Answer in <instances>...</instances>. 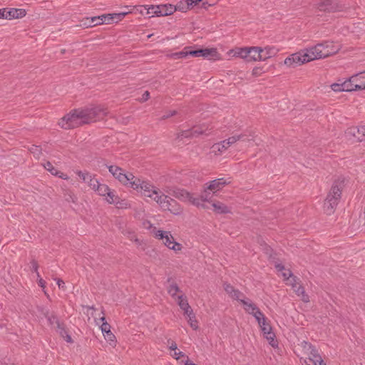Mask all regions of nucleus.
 <instances>
[{"instance_id":"nucleus-2","label":"nucleus","mask_w":365,"mask_h":365,"mask_svg":"<svg viewBox=\"0 0 365 365\" xmlns=\"http://www.w3.org/2000/svg\"><path fill=\"white\" fill-rule=\"evenodd\" d=\"M344 187V179L339 178L333 183L324 204V209L327 214L331 215L334 212L341 199Z\"/></svg>"},{"instance_id":"nucleus-39","label":"nucleus","mask_w":365,"mask_h":365,"mask_svg":"<svg viewBox=\"0 0 365 365\" xmlns=\"http://www.w3.org/2000/svg\"><path fill=\"white\" fill-rule=\"evenodd\" d=\"M264 336H265V338L267 339V341H269V344L272 346V347H276L277 346V341L275 340V334L273 331H271L269 333H267L266 334H264Z\"/></svg>"},{"instance_id":"nucleus-44","label":"nucleus","mask_w":365,"mask_h":365,"mask_svg":"<svg viewBox=\"0 0 365 365\" xmlns=\"http://www.w3.org/2000/svg\"><path fill=\"white\" fill-rule=\"evenodd\" d=\"M190 48H191V47H185L182 51L175 53V56L178 58H185L187 56H190V53H189Z\"/></svg>"},{"instance_id":"nucleus-52","label":"nucleus","mask_w":365,"mask_h":365,"mask_svg":"<svg viewBox=\"0 0 365 365\" xmlns=\"http://www.w3.org/2000/svg\"><path fill=\"white\" fill-rule=\"evenodd\" d=\"M202 1V0H186V2L190 8L197 4V3Z\"/></svg>"},{"instance_id":"nucleus-36","label":"nucleus","mask_w":365,"mask_h":365,"mask_svg":"<svg viewBox=\"0 0 365 365\" xmlns=\"http://www.w3.org/2000/svg\"><path fill=\"white\" fill-rule=\"evenodd\" d=\"M293 290L295 292V293L299 296L302 297V299L307 302L309 301V297L307 294H306L304 289L301 285L298 286V289H296V288L293 289Z\"/></svg>"},{"instance_id":"nucleus-42","label":"nucleus","mask_w":365,"mask_h":365,"mask_svg":"<svg viewBox=\"0 0 365 365\" xmlns=\"http://www.w3.org/2000/svg\"><path fill=\"white\" fill-rule=\"evenodd\" d=\"M46 170L49 171L52 175H58L59 173V171H58L50 162H46L43 165Z\"/></svg>"},{"instance_id":"nucleus-3","label":"nucleus","mask_w":365,"mask_h":365,"mask_svg":"<svg viewBox=\"0 0 365 365\" xmlns=\"http://www.w3.org/2000/svg\"><path fill=\"white\" fill-rule=\"evenodd\" d=\"M152 199L155 201L163 210H168L173 215H180L182 212V207L174 199L168 197L158 190Z\"/></svg>"},{"instance_id":"nucleus-58","label":"nucleus","mask_w":365,"mask_h":365,"mask_svg":"<svg viewBox=\"0 0 365 365\" xmlns=\"http://www.w3.org/2000/svg\"><path fill=\"white\" fill-rule=\"evenodd\" d=\"M169 349L172 351H176L178 349L177 344L175 342H172L169 346Z\"/></svg>"},{"instance_id":"nucleus-33","label":"nucleus","mask_w":365,"mask_h":365,"mask_svg":"<svg viewBox=\"0 0 365 365\" xmlns=\"http://www.w3.org/2000/svg\"><path fill=\"white\" fill-rule=\"evenodd\" d=\"M275 267L277 272L281 273L284 280H289V279L292 276V272L288 269H285L282 264H277L275 265Z\"/></svg>"},{"instance_id":"nucleus-60","label":"nucleus","mask_w":365,"mask_h":365,"mask_svg":"<svg viewBox=\"0 0 365 365\" xmlns=\"http://www.w3.org/2000/svg\"><path fill=\"white\" fill-rule=\"evenodd\" d=\"M58 176L59 178H62V179H64V180H67L68 178V175L66 174H64L63 173H61L59 172L58 175H57Z\"/></svg>"},{"instance_id":"nucleus-23","label":"nucleus","mask_w":365,"mask_h":365,"mask_svg":"<svg viewBox=\"0 0 365 365\" xmlns=\"http://www.w3.org/2000/svg\"><path fill=\"white\" fill-rule=\"evenodd\" d=\"M322 45L327 57L336 53L340 50L339 45H336L331 41H325L322 43Z\"/></svg>"},{"instance_id":"nucleus-43","label":"nucleus","mask_w":365,"mask_h":365,"mask_svg":"<svg viewBox=\"0 0 365 365\" xmlns=\"http://www.w3.org/2000/svg\"><path fill=\"white\" fill-rule=\"evenodd\" d=\"M259 326L260 327L263 334H266L267 332L269 333V332L272 331V327L267 323V320H265L264 322L261 323V324H259Z\"/></svg>"},{"instance_id":"nucleus-21","label":"nucleus","mask_w":365,"mask_h":365,"mask_svg":"<svg viewBox=\"0 0 365 365\" xmlns=\"http://www.w3.org/2000/svg\"><path fill=\"white\" fill-rule=\"evenodd\" d=\"M156 9H158L157 12L158 16H165L171 15L176 11L175 6L170 4H159Z\"/></svg>"},{"instance_id":"nucleus-59","label":"nucleus","mask_w":365,"mask_h":365,"mask_svg":"<svg viewBox=\"0 0 365 365\" xmlns=\"http://www.w3.org/2000/svg\"><path fill=\"white\" fill-rule=\"evenodd\" d=\"M94 180H98L96 179L95 178H93V175H91V181H90V180H86L83 182L87 183L88 185V186L91 187V183L93 184V181H94Z\"/></svg>"},{"instance_id":"nucleus-31","label":"nucleus","mask_w":365,"mask_h":365,"mask_svg":"<svg viewBox=\"0 0 365 365\" xmlns=\"http://www.w3.org/2000/svg\"><path fill=\"white\" fill-rule=\"evenodd\" d=\"M249 61H262L260 47H250Z\"/></svg>"},{"instance_id":"nucleus-61","label":"nucleus","mask_w":365,"mask_h":365,"mask_svg":"<svg viewBox=\"0 0 365 365\" xmlns=\"http://www.w3.org/2000/svg\"><path fill=\"white\" fill-rule=\"evenodd\" d=\"M259 69L256 68H254L253 71H252V74L255 75V76H257L259 73Z\"/></svg>"},{"instance_id":"nucleus-9","label":"nucleus","mask_w":365,"mask_h":365,"mask_svg":"<svg viewBox=\"0 0 365 365\" xmlns=\"http://www.w3.org/2000/svg\"><path fill=\"white\" fill-rule=\"evenodd\" d=\"M309 62L304 49L285 58L284 63L289 67H296Z\"/></svg>"},{"instance_id":"nucleus-5","label":"nucleus","mask_w":365,"mask_h":365,"mask_svg":"<svg viewBox=\"0 0 365 365\" xmlns=\"http://www.w3.org/2000/svg\"><path fill=\"white\" fill-rule=\"evenodd\" d=\"M130 187L140 192L145 197L152 198L156 194L158 188L147 181L142 180L136 177L134 178Z\"/></svg>"},{"instance_id":"nucleus-35","label":"nucleus","mask_w":365,"mask_h":365,"mask_svg":"<svg viewBox=\"0 0 365 365\" xmlns=\"http://www.w3.org/2000/svg\"><path fill=\"white\" fill-rule=\"evenodd\" d=\"M168 292L170 294V295L174 298L175 300L178 295H177L178 293H181L180 288L176 284H172L169 286L168 289Z\"/></svg>"},{"instance_id":"nucleus-53","label":"nucleus","mask_w":365,"mask_h":365,"mask_svg":"<svg viewBox=\"0 0 365 365\" xmlns=\"http://www.w3.org/2000/svg\"><path fill=\"white\" fill-rule=\"evenodd\" d=\"M177 113V111L176 110H170V111H168L165 115H164L162 118L163 119H165V118H168L171 116H173L175 115V114Z\"/></svg>"},{"instance_id":"nucleus-32","label":"nucleus","mask_w":365,"mask_h":365,"mask_svg":"<svg viewBox=\"0 0 365 365\" xmlns=\"http://www.w3.org/2000/svg\"><path fill=\"white\" fill-rule=\"evenodd\" d=\"M106 197V200L109 204H116L118 205L119 201V197L116 195L115 192L114 190H111L110 189L109 191L106 193V195L104 196Z\"/></svg>"},{"instance_id":"nucleus-20","label":"nucleus","mask_w":365,"mask_h":365,"mask_svg":"<svg viewBox=\"0 0 365 365\" xmlns=\"http://www.w3.org/2000/svg\"><path fill=\"white\" fill-rule=\"evenodd\" d=\"M224 289L230 297L234 299L239 300L241 303L242 299H246L242 292L237 289H235L232 285L229 284H224Z\"/></svg>"},{"instance_id":"nucleus-29","label":"nucleus","mask_w":365,"mask_h":365,"mask_svg":"<svg viewBox=\"0 0 365 365\" xmlns=\"http://www.w3.org/2000/svg\"><path fill=\"white\" fill-rule=\"evenodd\" d=\"M138 7L140 8V9H137V10L139 11V12L141 14H144L143 10H146V14L150 15V17L158 16L157 12L158 11V9H156L158 7V5H143L139 6Z\"/></svg>"},{"instance_id":"nucleus-51","label":"nucleus","mask_w":365,"mask_h":365,"mask_svg":"<svg viewBox=\"0 0 365 365\" xmlns=\"http://www.w3.org/2000/svg\"><path fill=\"white\" fill-rule=\"evenodd\" d=\"M171 355L173 357H174L177 360H178L181 356H185V354H183V352H182L180 351H178V349L176 351H174V353L172 354Z\"/></svg>"},{"instance_id":"nucleus-40","label":"nucleus","mask_w":365,"mask_h":365,"mask_svg":"<svg viewBox=\"0 0 365 365\" xmlns=\"http://www.w3.org/2000/svg\"><path fill=\"white\" fill-rule=\"evenodd\" d=\"M100 320L102 322V324L101 326L102 333L104 334L110 331V325L106 321V318L102 317L100 318Z\"/></svg>"},{"instance_id":"nucleus-41","label":"nucleus","mask_w":365,"mask_h":365,"mask_svg":"<svg viewBox=\"0 0 365 365\" xmlns=\"http://www.w3.org/2000/svg\"><path fill=\"white\" fill-rule=\"evenodd\" d=\"M105 339L111 345L114 346L115 344V335L110 331L108 333H106L103 334Z\"/></svg>"},{"instance_id":"nucleus-62","label":"nucleus","mask_w":365,"mask_h":365,"mask_svg":"<svg viewBox=\"0 0 365 365\" xmlns=\"http://www.w3.org/2000/svg\"><path fill=\"white\" fill-rule=\"evenodd\" d=\"M187 360L185 361H181V365H188L190 361L188 359V357L186 356Z\"/></svg>"},{"instance_id":"nucleus-49","label":"nucleus","mask_w":365,"mask_h":365,"mask_svg":"<svg viewBox=\"0 0 365 365\" xmlns=\"http://www.w3.org/2000/svg\"><path fill=\"white\" fill-rule=\"evenodd\" d=\"M31 269L36 274L37 277H39V272L38 271V264L36 260H32L31 262Z\"/></svg>"},{"instance_id":"nucleus-19","label":"nucleus","mask_w":365,"mask_h":365,"mask_svg":"<svg viewBox=\"0 0 365 365\" xmlns=\"http://www.w3.org/2000/svg\"><path fill=\"white\" fill-rule=\"evenodd\" d=\"M176 301L180 309L183 311L185 315H190L193 312L191 307L189 305L187 297L180 294L178 296Z\"/></svg>"},{"instance_id":"nucleus-50","label":"nucleus","mask_w":365,"mask_h":365,"mask_svg":"<svg viewBox=\"0 0 365 365\" xmlns=\"http://www.w3.org/2000/svg\"><path fill=\"white\" fill-rule=\"evenodd\" d=\"M200 200V207L202 206V204H201V202L207 201L208 200V194L207 193L206 190L202 195L200 197H197Z\"/></svg>"},{"instance_id":"nucleus-28","label":"nucleus","mask_w":365,"mask_h":365,"mask_svg":"<svg viewBox=\"0 0 365 365\" xmlns=\"http://www.w3.org/2000/svg\"><path fill=\"white\" fill-rule=\"evenodd\" d=\"M331 88L335 92L351 91V86L347 80L341 83H334L331 85Z\"/></svg>"},{"instance_id":"nucleus-18","label":"nucleus","mask_w":365,"mask_h":365,"mask_svg":"<svg viewBox=\"0 0 365 365\" xmlns=\"http://www.w3.org/2000/svg\"><path fill=\"white\" fill-rule=\"evenodd\" d=\"M318 9L322 11L335 12L341 9V6L332 0H326L318 4Z\"/></svg>"},{"instance_id":"nucleus-15","label":"nucleus","mask_w":365,"mask_h":365,"mask_svg":"<svg viewBox=\"0 0 365 365\" xmlns=\"http://www.w3.org/2000/svg\"><path fill=\"white\" fill-rule=\"evenodd\" d=\"M26 12L24 9H10L7 10L6 9H0V18L2 19H19L25 16Z\"/></svg>"},{"instance_id":"nucleus-16","label":"nucleus","mask_w":365,"mask_h":365,"mask_svg":"<svg viewBox=\"0 0 365 365\" xmlns=\"http://www.w3.org/2000/svg\"><path fill=\"white\" fill-rule=\"evenodd\" d=\"M190 56L193 57H204L209 58H217L218 53L215 48H202L197 50H191L189 51Z\"/></svg>"},{"instance_id":"nucleus-55","label":"nucleus","mask_w":365,"mask_h":365,"mask_svg":"<svg viewBox=\"0 0 365 365\" xmlns=\"http://www.w3.org/2000/svg\"><path fill=\"white\" fill-rule=\"evenodd\" d=\"M56 280V283L60 289H64L65 283L61 279H55Z\"/></svg>"},{"instance_id":"nucleus-30","label":"nucleus","mask_w":365,"mask_h":365,"mask_svg":"<svg viewBox=\"0 0 365 365\" xmlns=\"http://www.w3.org/2000/svg\"><path fill=\"white\" fill-rule=\"evenodd\" d=\"M260 53L262 55V61H265L275 56L277 53V49L273 46H267L264 48H260Z\"/></svg>"},{"instance_id":"nucleus-7","label":"nucleus","mask_w":365,"mask_h":365,"mask_svg":"<svg viewBox=\"0 0 365 365\" xmlns=\"http://www.w3.org/2000/svg\"><path fill=\"white\" fill-rule=\"evenodd\" d=\"M169 193L183 202H188L200 207V200L184 189L174 188Z\"/></svg>"},{"instance_id":"nucleus-24","label":"nucleus","mask_w":365,"mask_h":365,"mask_svg":"<svg viewBox=\"0 0 365 365\" xmlns=\"http://www.w3.org/2000/svg\"><path fill=\"white\" fill-rule=\"evenodd\" d=\"M226 184V180H225L223 178H219L210 182L206 189L215 193L217 191L222 190Z\"/></svg>"},{"instance_id":"nucleus-4","label":"nucleus","mask_w":365,"mask_h":365,"mask_svg":"<svg viewBox=\"0 0 365 365\" xmlns=\"http://www.w3.org/2000/svg\"><path fill=\"white\" fill-rule=\"evenodd\" d=\"M152 233L156 239L161 240L163 244L168 249L175 252H180L182 249V245L175 240L170 231L157 230L156 227H153Z\"/></svg>"},{"instance_id":"nucleus-48","label":"nucleus","mask_w":365,"mask_h":365,"mask_svg":"<svg viewBox=\"0 0 365 365\" xmlns=\"http://www.w3.org/2000/svg\"><path fill=\"white\" fill-rule=\"evenodd\" d=\"M30 151L31 153L34 154V157L36 158H38L40 157V155L41 154V149L38 146L36 145H32L30 148Z\"/></svg>"},{"instance_id":"nucleus-12","label":"nucleus","mask_w":365,"mask_h":365,"mask_svg":"<svg viewBox=\"0 0 365 365\" xmlns=\"http://www.w3.org/2000/svg\"><path fill=\"white\" fill-rule=\"evenodd\" d=\"M308 61H314L316 59L327 58L324 52V47L322 43H318L314 46L304 49Z\"/></svg>"},{"instance_id":"nucleus-6","label":"nucleus","mask_w":365,"mask_h":365,"mask_svg":"<svg viewBox=\"0 0 365 365\" xmlns=\"http://www.w3.org/2000/svg\"><path fill=\"white\" fill-rule=\"evenodd\" d=\"M108 170L115 179L128 187L130 186L135 178L132 173H126L122 168L116 165L108 166Z\"/></svg>"},{"instance_id":"nucleus-45","label":"nucleus","mask_w":365,"mask_h":365,"mask_svg":"<svg viewBox=\"0 0 365 365\" xmlns=\"http://www.w3.org/2000/svg\"><path fill=\"white\" fill-rule=\"evenodd\" d=\"M176 8V10H179L182 12H185L187 10L190 9L189 6L187 5L186 1L185 2H180L178 4L175 6Z\"/></svg>"},{"instance_id":"nucleus-14","label":"nucleus","mask_w":365,"mask_h":365,"mask_svg":"<svg viewBox=\"0 0 365 365\" xmlns=\"http://www.w3.org/2000/svg\"><path fill=\"white\" fill-rule=\"evenodd\" d=\"M112 17L108 14H103L98 16H93L91 18H86L84 20L83 26L86 27H91L103 24H112Z\"/></svg>"},{"instance_id":"nucleus-34","label":"nucleus","mask_w":365,"mask_h":365,"mask_svg":"<svg viewBox=\"0 0 365 365\" xmlns=\"http://www.w3.org/2000/svg\"><path fill=\"white\" fill-rule=\"evenodd\" d=\"M212 206L215 212L219 214L228 213L230 212L228 207L220 202L212 203Z\"/></svg>"},{"instance_id":"nucleus-1","label":"nucleus","mask_w":365,"mask_h":365,"mask_svg":"<svg viewBox=\"0 0 365 365\" xmlns=\"http://www.w3.org/2000/svg\"><path fill=\"white\" fill-rule=\"evenodd\" d=\"M107 112L101 106L75 109L63 117L58 125L63 129H72L102 119Z\"/></svg>"},{"instance_id":"nucleus-11","label":"nucleus","mask_w":365,"mask_h":365,"mask_svg":"<svg viewBox=\"0 0 365 365\" xmlns=\"http://www.w3.org/2000/svg\"><path fill=\"white\" fill-rule=\"evenodd\" d=\"M345 137L350 141H362L365 137V125L349 128L345 131Z\"/></svg>"},{"instance_id":"nucleus-8","label":"nucleus","mask_w":365,"mask_h":365,"mask_svg":"<svg viewBox=\"0 0 365 365\" xmlns=\"http://www.w3.org/2000/svg\"><path fill=\"white\" fill-rule=\"evenodd\" d=\"M242 304L244 305L245 310L250 314H252L257 321L259 324H261L266 319L264 314L259 309V308L252 302L251 300L242 299Z\"/></svg>"},{"instance_id":"nucleus-13","label":"nucleus","mask_w":365,"mask_h":365,"mask_svg":"<svg viewBox=\"0 0 365 365\" xmlns=\"http://www.w3.org/2000/svg\"><path fill=\"white\" fill-rule=\"evenodd\" d=\"M347 81L351 86V91L365 90V71L353 75Z\"/></svg>"},{"instance_id":"nucleus-26","label":"nucleus","mask_w":365,"mask_h":365,"mask_svg":"<svg viewBox=\"0 0 365 365\" xmlns=\"http://www.w3.org/2000/svg\"><path fill=\"white\" fill-rule=\"evenodd\" d=\"M250 47L236 48L230 51L233 56L240 57L249 61Z\"/></svg>"},{"instance_id":"nucleus-17","label":"nucleus","mask_w":365,"mask_h":365,"mask_svg":"<svg viewBox=\"0 0 365 365\" xmlns=\"http://www.w3.org/2000/svg\"><path fill=\"white\" fill-rule=\"evenodd\" d=\"M302 346L308 351L309 359L312 361L314 365H317V362L322 359L317 350L309 343L303 341L302 342Z\"/></svg>"},{"instance_id":"nucleus-38","label":"nucleus","mask_w":365,"mask_h":365,"mask_svg":"<svg viewBox=\"0 0 365 365\" xmlns=\"http://www.w3.org/2000/svg\"><path fill=\"white\" fill-rule=\"evenodd\" d=\"M188 317V323L190 326L194 329L197 330L198 329V323L195 318V315L193 312H191L190 315H186Z\"/></svg>"},{"instance_id":"nucleus-64","label":"nucleus","mask_w":365,"mask_h":365,"mask_svg":"<svg viewBox=\"0 0 365 365\" xmlns=\"http://www.w3.org/2000/svg\"><path fill=\"white\" fill-rule=\"evenodd\" d=\"M188 365H197V364H195L192 363V361H190Z\"/></svg>"},{"instance_id":"nucleus-25","label":"nucleus","mask_w":365,"mask_h":365,"mask_svg":"<svg viewBox=\"0 0 365 365\" xmlns=\"http://www.w3.org/2000/svg\"><path fill=\"white\" fill-rule=\"evenodd\" d=\"M91 188L96 191L101 196H106L110 188L105 184H101L98 180L93 181L91 184Z\"/></svg>"},{"instance_id":"nucleus-47","label":"nucleus","mask_w":365,"mask_h":365,"mask_svg":"<svg viewBox=\"0 0 365 365\" xmlns=\"http://www.w3.org/2000/svg\"><path fill=\"white\" fill-rule=\"evenodd\" d=\"M77 174L83 181L86 180H90V181H91V174L89 173L78 171Z\"/></svg>"},{"instance_id":"nucleus-63","label":"nucleus","mask_w":365,"mask_h":365,"mask_svg":"<svg viewBox=\"0 0 365 365\" xmlns=\"http://www.w3.org/2000/svg\"><path fill=\"white\" fill-rule=\"evenodd\" d=\"M67 341H68V342L71 341V338L70 336H67Z\"/></svg>"},{"instance_id":"nucleus-27","label":"nucleus","mask_w":365,"mask_h":365,"mask_svg":"<svg viewBox=\"0 0 365 365\" xmlns=\"http://www.w3.org/2000/svg\"><path fill=\"white\" fill-rule=\"evenodd\" d=\"M40 311L41 314L47 319V321L50 325H57V327H59L58 320L53 313L50 312L49 310L46 308H41Z\"/></svg>"},{"instance_id":"nucleus-46","label":"nucleus","mask_w":365,"mask_h":365,"mask_svg":"<svg viewBox=\"0 0 365 365\" xmlns=\"http://www.w3.org/2000/svg\"><path fill=\"white\" fill-rule=\"evenodd\" d=\"M298 279L293 275L287 281V284L292 287V289H294L298 285Z\"/></svg>"},{"instance_id":"nucleus-37","label":"nucleus","mask_w":365,"mask_h":365,"mask_svg":"<svg viewBox=\"0 0 365 365\" xmlns=\"http://www.w3.org/2000/svg\"><path fill=\"white\" fill-rule=\"evenodd\" d=\"M130 13V11H123L120 13H114V14H109L108 16H110L112 17V23L113 22H118V21H120L122 19H123L128 14Z\"/></svg>"},{"instance_id":"nucleus-56","label":"nucleus","mask_w":365,"mask_h":365,"mask_svg":"<svg viewBox=\"0 0 365 365\" xmlns=\"http://www.w3.org/2000/svg\"><path fill=\"white\" fill-rule=\"evenodd\" d=\"M150 97V93L148 91H145L141 98L142 101H146Z\"/></svg>"},{"instance_id":"nucleus-54","label":"nucleus","mask_w":365,"mask_h":365,"mask_svg":"<svg viewBox=\"0 0 365 365\" xmlns=\"http://www.w3.org/2000/svg\"><path fill=\"white\" fill-rule=\"evenodd\" d=\"M38 279V285L42 287L43 289L45 288L46 287V282L41 277V276L39 275V277H37Z\"/></svg>"},{"instance_id":"nucleus-10","label":"nucleus","mask_w":365,"mask_h":365,"mask_svg":"<svg viewBox=\"0 0 365 365\" xmlns=\"http://www.w3.org/2000/svg\"><path fill=\"white\" fill-rule=\"evenodd\" d=\"M237 140H245L244 139V135H235L229 138L228 139L223 140L219 143H216L212 145V150L215 153H222L225 152L230 146L232 144L235 143Z\"/></svg>"},{"instance_id":"nucleus-22","label":"nucleus","mask_w":365,"mask_h":365,"mask_svg":"<svg viewBox=\"0 0 365 365\" xmlns=\"http://www.w3.org/2000/svg\"><path fill=\"white\" fill-rule=\"evenodd\" d=\"M205 133V130L193 127L191 130H182L178 134V138H192L195 137L199 135L203 134Z\"/></svg>"},{"instance_id":"nucleus-57","label":"nucleus","mask_w":365,"mask_h":365,"mask_svg":"<svg viewBox=\"0 0 365 365\" xmlns=\"http://www.w3.org/2000/svg\"><path fill=\"white\" fill-rule=\"evenodd\" d=\"M130 240L138 242V240L136 237V236L133 233H130V235L128 236Z\"/></svg>"}]
</instances>
